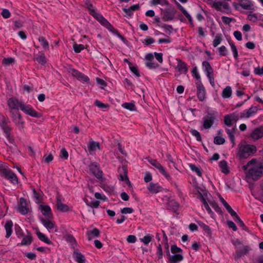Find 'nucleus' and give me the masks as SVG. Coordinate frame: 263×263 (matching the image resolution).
Listing matches in <instances>:
<instances>
[{
    "label": "nucleus",
    "mask_w": 263,
    "mask_h": 263,
    "mask_svg": "<svg viewBox=\"0 0 263 263\" xmlns=\"http://www.w3.org/2000/svg\"><path fill=\"white\" fill-rule=\"evenodd\" d=\"M246 177L257 180L263 176V161L252 159L242 166Z\"/></svg>",
    "instance_id": "1"
},
{
    "label": "nucleus",
    "mask_w": 263,
    "mask_h": 263,
    "mask_svg": "<svg viewBox=\"0 0 263 263\" xmlns=\"http://www.w3.org/2000/svg\"><path fill=\"white\" fill-rule=\"evenodd\" d=\"M256 152V147L253 145L241 144L238 145L237 153L240 159H246Z\"/></svg>",
    "instance_id": "2"
},
{
    "label": "nucleus",
    "mask_w": 263,
    "mask_h": 263,
    "mask_svg": "<svg viewBox=\"0 0 263 263\" xmlns=\"http://www.w3.org/2000/svg\"><path fill=\"white\" fill-rule=\"evenodd\" d=\"M10 114L12 120L15 126L19 129L24 128L25 122L18 110H13Z\"/></svg>",
    "instance_id": "3"
},
{
    "label": "nucleus",
    "mask_w": 263,
    "mask_h": 263,
    "mask_svg": "<svg viewBox=\"0 0 263 263\" xmlns=\"http://www.w3.org/2000/svg\"><path fill=\"white\" fill-rule=\"evenodd\" d=\"M0 174L13 183H17V178L15 174L10 170L2 167L0 168Z\"/></svg>",
    "instance_id": "4"
},
{
    "label": "nucleus",
    "mask_w": 263,
    "mask_h": 263,
    "mask_svg": "<svg viewBox=\"0 0 263 263\" xmlns=\"http://www.w3.org/2000/svg\"><path fill=\"white\" fill-rule=\"evenodd\" d=\"M23 102L20 101L18 100L15 98H10L8 100V105L9 108L10 112L13 110H18V108L21 109L22 104Z\"/></svg>",
    "instance_id": "5"
},
{
    "label": "nucleus",
    "mask_w": 263,
    "mask_h": 263,
    "mask_svg": "<svg viewBox=\"0 0 263 263\" xmlns=\"http://www.w3.org/2000/svg\"><path fill=\"white\" fill-rule=\"evenodd\" d=\"M90 171L98 179L103 181V173L96 163H92L89 165Z\"/></svg>",
    "instance_id": "6"
},
{
    "label": "nucleus",
    "mask_w": 263,
    "mask_h": 263,
    "mask_svg": "<svg viewBox=\"0 0 263 263\" xmlns=\"http://www.w3.org/2000/svg\"><path fill=\"white\" fill-rule=\"evenodd\" d=\"M239 117L238 115L236 113L227 115L224 118V123L227 125L231 126L238 121Z\"/></svg>",
    "instance_id": "7"
},
{
    "label": "nucleus",
    "mask_w": 263,
    "mask_h": 263,
    "mask_svg": "<svg viewBox=\"0 0 263 263\" xmlns=\"http://www.w3.org/2000/svg\"><path fill=\"white\" fill-rule=\"evenodd\" d=\"M197 89V97L200 101H203L205 98V89L201 81L196 82Z\"/></svg>",
    "instance_id": "8"
},
{
    "label": "nucleus",
    "mask_w": 263,
    "mask_h": 263,
    "mask_svg": "<svg viewBox=\"0 0 263 263\" xmlns=\"http://www.w3.org/2000/svg\"><path fill=\"white\" fill-rule=\"evenodd\" d=\"M68 71L72 76L76 77L79 81L85 82L89 81V78L88 77L75 69L69 68Z\"/></svg>",
    "instance_id": "9"
},
{
    "label": "nucleus",
    "mask_w": 263,
    "mask_h": 263,
    "mask_svg": "<svg viewBox=\"0 0 263 263\" xmlns=\"http://www.w3.org/2000/svg\"><path fill=\"white\" fill-rule=\"evenodd\" d=\"M21 110L24 111L26 114H27L33 117H37V112L35 111L32 107L29 105H26L24 102L22 104Z\"/></svg>",
    "instance_id": "10"
},
{
    "label": "nucleus",
    "mask_w": 263,
    "mask_h": 263,
    "mask_svg": "<svg viewBox=\"0 0 263 263\" xmlns=\"http://www.w3.org/2000/svg\"><path fill=\"white\" fill-rule=\"evenodd\" d=\"M212 7L219 11L230 10V5L228 3L220 1L214 2L213 3Z\"/></svg>",
    "instance_id": "11"
},
{
    "label": "nucleus",
    "mask_w": 263,
    "mask_h": 263,
    "mask_svg": "<svg viewBox=\"0 0 263 263\" xmlns=\"http://www.w3.org/2000/svg\"><path fill=\"white\" fill-rule=\"evenodd\" d=\"M146 62V66L149 69L156 68L159 67V65L154 62V56L152 53H148L145 55Z\"/></svg>",
    "instance_id": "12"
},
{
    "label": "nucleus",
    "mask_w": 263,
    "mask_h": 263,
    "mask_svg": "<svg viewBox=\"0 0 263 263\" xmlns=\"http://www.w3.org/2000/svg\"><path fill=\"white\" fill-rule=\"evenodd\" d=\"M251 137L257 140L263 137V125L255 128L251 134Z\"/></svg>",
    "instance_id": "13"
},
{
    "label": "nucleus",
    "mask_w": 263,
    "mask_h": 263,
    "mask_svg": "<svg viewBox=\"0 0 263 263\" xmlns=\"http://www.w3.org/2000/svg\"><path fill=\"white\" fill-rule=\"evenodd\" d=\"M148 190L152 194H157L162 192L163 187L158 183L151 182L147 187Z\"/></svg>",
    "instance_id": "14"
},
{
    "label": "nucleus",
    "mask_w": 263,
    "mask_h": 263,
    "mask_svg": "<svg viewBox=\"0 0 263 263\" xmlns=\"http://www.w3.org/2000/svg\"><path fill=\"white\" fill-rule=\"evenodd\" d=\"M238 5L243 9L248 10H254V4L251 0H237Z\"/></svg>",
    "instance_id": "15"
},
{
    "label": "nucleus",
    "mask_w": 263,
    "mask_h": 263,
    "mask_svg": "<svg viewBox=\"0 0 263 263\" xmlns=\"http://www.w3.org/2000/svg\"><path fill=\"white\" fill-rule=\"evenodd\" d=\"M40 209L43 215L46 218L51 219L52 218L53 215L51 213V210L49 206L46 205H41L40 206Z\"/></svg>",
    "instance_id": "16"
},
{
    "label": "nucleus",
    "mask_w": 263,
    "mask_h": 263,
    "mask_svg": "<svg viewBox=\"0 0 263 263\" xmlns=\"http://www.w3.org/2000/svg\"><path fill=\"white\" fill-rule=\"evenodd\" d=\"M118 172L119 173V179L121 181H127L129 182L127 177V170L125 166H122L119 167Z\"/></svg>",
    "instance_id": "17"
},
{
    "label": "nucleus",
    "mask_w": 263,
    "mask_h": 263,
    "mask_svg": "<svg viewBox=\"0 0 263 263\" xmlns=\"http://www.w3.org/2000/svg\"><path fill=\"white\" fill-rule=\"evenodd\" d=\"M40 220L43 226L48 230L49 232H50V231L56 228L54 223L50 221L48 218H45L43 217H40Z\"/></svg>",
    "instance_id": "18"
},
{
    "label": "nucleus",
    "mask_w": 263,
    "mask_h": 263,
    "mask_svg": "<svg viewBox=\"0 0 263 263\" xmlns=\"http://www.w3.org/2000/svg\"><path fill=\"white\" fill-rule=\"evenodd\" d=\"M10 123L8 119H6L5 117H3L0 122V125L6 135L9 136V133L11 131V128L8 126V124Z\"/></svg>",
    "instance_id": "19"
},
{
    "label": "nucleus",
    "mask_w": 263,
    "mask_h": 263,
    "mask_svg": "<svg viewBox=\"0 0 263 263\" xmlns=\"http://www.w3.org/2000/svg\"><path fill=\"white\" fill-rule=\"evenodd\" d=\"M215 118L211 115H209L204 118L203 126L204 128H210L214 123Z\"/></svg>",
    "instance_id": "20"
},
{
    "label": "nucleus",
    "mask_w": 263,
    "mask_h": 263,
    "mask_svg": "<svg viewBox=\"0 0 263 263\" xmlns=\"http://www.w3.org/2000/svg\"><path fill=\"white\" fill-rule=\"evenodd\" d=\"M27 202L24 198L20 199V205L18 207V211L23 215H25L28 212V208L27 207Z\"/></svg>",
    "instance_id": "21"
},
{
    "label": "nucleus",
    "mask_w": 263,
    "mask_h": 263,
    "mask_svg": "<svg viewBox=\"0 0 263 263\" xmlns=\"http://www.w3.org/2000/svg\"><path fill=\"white\" fill-rule=\"evenodd\" d=\"M176 68L178 70L182 73L186 74L188 71V68L186 64L180 60H178Z\"/></svg>",
    "instance_id": "22"
},
{
    "label": "nucleus",
    "mask_w": 263,
    "mask_h": 263,
    "mask_svg": "<svg viewBox=\"0 0 263 263\" xmlns=\"http://www.w3.org/2000/svg\"><path fill=\"white\" fill-rule=\"evenodd\" d=\"M57 207L59 210L63 212H66L69 211V207L67 205L62 202L60 196L57 198Z\"/></svg>",
    "instance_id": "23"
},
{
    "label": "nucleus",
    "mask_w": 263,
    "mask_h": 263,
    "mask_svg": "<svg viewBox=\"0 0 263 263\" xmlns=\"http://www.w3.org/2000/svg\"><path fill=\"white\" fill-rule=\"evenodd\" d=\"M100 234L99 230L97 228H94L92 230L88 231L86 233L87 239L91 240L94 238L97 237Z\"/></svg>",
    "instance_id": "24"
},
{
    "label": "nucleus",
    "mask_w": 263,
    "mask_h": 263,
    "mask_svg": "<svg viewBox=\"0 0 263 263\" xmlns=\"http://www.w3.org/2000/svg\"><path fill=\"white\" fill-rule=\"evenodd\" d=\"M168 259L171 263H176L178 261H181L183 259V256L179 254L171 255L170 252L168 251Z\"/></svg>",
    "instance_id": "25"
},
{
    "label": "nucleus",
    "mask_w": 263,
    "mask_h": 263,
    "mask_svg": "<svg viewBox=\"0 0 263 263\" xmlns=\"http://www.w3.org/2000/svg\"><path fill=\"white\" fill-rule=\"evenodd\" d=\"M13 222L11 220L7 221L5 224V228L6 231V237L9 238L12 234Z\"/></svg>",
    "instance_id": "26"
},
{
    "label": "nucleus",
    "mask_w": 263,
    "mask_h": 263,
    "mask_svg": "<svg viewBox=\"0 0 263 263\" xmlns=\"http://www.w3.org/2000/svg\"><path fill=\"white\" fill-rule=\"evenodd\" d=\"M87 147L90 153L95 151L97 148L100 149L99 143L94 141H90L87 145Z\"/></svg>",
    "instance_id": "27"
},
{
    "label": "nucleus",
    "mask_w": 263,
    "mask_h": 263,
    "mask_svg": "<svg viewBox=\"0 0 263 263\" xmlns=\"http://www.w3.org/2000/svg\"><path fill=\"white\" fill-rule=\"evenodd\" d=\"M175 11L172 10L171 11L165 10L163 12V18L166 21L172 20L174 17Z\"/></svg>",
    "instance_id": "28"
},
{
    "label": "nucleus",
    "mask_w": 263,
    "mask_h": 263,
    "mask_svg": "<svg viewBox=\"0 0 263 263\" xmlns=\"http://www.w3.org/2000/svg\"><path fill=\"white\" fill-rule=\"evenodd\" d=\"M232 93V88L230 86H227L222 90L221 96L224 99L229 98L231 97Z\"/></svg>",
    "instance_id": "29"
},
{
    "label": "nucleus",
    "mask_w": 263,
    "mask_h": 263,
    "mask_svg": "<svg viewBox=\"0 0 263 263\" xmlns=\"http://www.w3.org/2000/svg\"><path fill=\"white\" fill-rule=\"evenodd\" d=\"M139 8V6L138 4L134 5L128 8H123V10L127 16H130L133 14V12L138 10Z\"/></svg>",
    "instance_id": "30"
},
{
    "label": "nucleus",
    "mask_w": 263,
    "mask_h": 263,
    "mask_svg": "<svg viewBox=\"0 0 263 263\" xmlns=\"http://www.w3.org/2000/svg\"><path fill=\"white\" fill-rule=\"evenodd\" d=\"M73 256L76 261L78 263H85L84 256L79 252H74Z\"/></svg>",
    "instance_id": "31"
},
{
    "label": "nucleus",
    "mask_w": 263,
    "mask_h": 263,
    "mask_svg": "<svg viewBox=\"0 0 263 263\" xmlns=\"http://www.w3.org/2000/svg\"><path fill=\"white\" fill-rule=\"evenodd\" d=\"M257 108L256 107L252 106L246 111V115H242L241 117H245L246 118H249L256 113Z\"/></svg>",
    "instance_id": "32"
},
{
    "label": "nucleus",
    "mask_w": 263,
    "mask_h": 263,
    "mask_svg": "<svg viewBox=\"0 0 263 263\" xmlns=\"http://www.w3.org/2000/svg\"><path fill=\"white\" fill-rule=\"evenodd\" d=\"M197 197L200 198V199L201 200L202 202H203V203L204 204V208L206 210V211L209 213H211L212 212L211 209L209 206L208 203L205 201V200L203 196L202 195V194L200 192H199V191H198V197Z\"/></svg>",
    "instance_id": "33"
},
{
    "label": "nucleus",
    "mask_w": 263,
    "mask_h": 263,
    "mask_svg": "<svg viewBox=\"0 0 263 263\" xmlns=\"http://www.w3.org/2000/svg\"><path fill=\"white\" fill-rule=\"evenodd\" d=\"M202 67L204 71L207 73H210L211 72H213V69L210 65V63L207 61H203L202 62Z\"/></svg>",
    "instance_id": "34"
},
{
    "label": "nucleus",
    "mask_w": 263,
    "mask_h": 263,
    "mask_svg": "<svg viewBox=\"0 0 263 263\" xmlns=\"http://www.w3.org/2000/svg\"><path fill=\"white\" fill-rule=\"evenodd\" d=\"M219 164L221 168V171L222 173L224 174H227L229 172L227 163L226 161H221L220 162H219Z\"/></svg>",
    "instance_id": "35"
},
{
    "label": "nucleus",
    "mask_w": 263,
    "mask_h": 263,
    "mask_svg": "<svg viewBox=\"0 0 263 263\" xmlns=\"http://www.w3.org/2000/svg\"><path fill=\"white\" fill-rule=\"evenodd\" d=\"M178 8L181 11L182 13L185 16L191 23H192V18L191 16L188 13L185 9L179 4L177 3Z\"/></svg>",
    "instance_id": "36"
},
{
    "label": "nucleus",
    "mask_w": 263,
    "mask_h": 263,
    "mask_svg": "<svg viewBox=\"0 0 263 263\" xmlns=\"http://www.w3.org/2000/svg\"><path fill=\"white\" fill-rule=\"evenodd\" d=\"M36 235L38 237V238L41 240L43 241L46 243L50 244L51 241L45 235L43 234L42 233L40 232V231H37L36 232Z\"/></svg>",
    "instance_id": "37"
},
{
    "label": "nucleus",
    "mask_w": 263,
    "mask_h": 263,
    "mask_svg": "<svg viewBox=\"0 0 263 263\" xmlns=\"http://www.w3.org/2000/svg\"><path fill=\"white\" fill-rule=\"evenodd\" d=\"M222 40V34L220 33L217 34L213 40V45L214 47H217L219 44H220Z\"/></svg>",
    "instance_id": "38"
},
{
    "label": "nucleus",
    "mask_w": 263,
    "mask_h": 263,
    "mask_svg": "<svg viewBox=\"0 0 263 263\" xmlns=\"http://www.w3.org/2000/svg\"><path fill=\"white\" fill-rule=\"evenodd\" d=\"M159 172L163 175L165 178L168 180H170L171 179V177L170 176V175L166 172L165 171V168L161 164L160 166L157 169Z\"/></svg>",
    "instance_id": "39"
},
{
    "label": "nucleus",
    "mask_w": 263,
    "mask_h": 263,
    "mask_svg": "<svg viewBox=\"0 0 263 263\" xmlns=\"http://www.w3.org/2000/svg\"><path fill=\"white\" fill-rule=\"evenodd\" d=\"M39 41L41 43V45L45 50H48L49 48V44L45 37L41 36L39 38Z\"/></svg>",
    "instance_id": "40"
},
{
    "label": "nucleus",
    "mask_w": 263,
    "mask_h": 263,
    "mask_svg": "<svg viewBox=\"0 0 263 263\" xmlns=\"http://www.w3.org/2000/svg\"><path fill=\"white\" fill-rule=\"evenodd\" d=\"M34 60L37 61L39 64H41V65H44L46 63V59L44 54L37 55L35 58Z\"/></svg>",
    "instance_id": "41"
},
{
    "label": "nucleus",
    "mask_w": 263,
    "mask_h": 263,
    "mask_svg": "<svg viewBox=\"0 0 263 263\" xmlns=\"http://www.w3.org/2000/svg\"><path fill=\"white\" fill-rule=\"evenodd\" d=\"M167 206L170 209L175 211L178 208V203L176 201L172 200L167 203Z\"/></svg>",
    "instance_id": "42"
},
{
    "label": "nucleus",
    "mask_w": 263,
    "mask_h": 263,
    "mask_svg": "<svg viewBox=\"0 0 263 263\" xmlns=\"http://www.w3.org/2000/svg\"><path fill=\"white\" fill-rule=\"evenodd\" d=\"M32 237L30 235H25L21 242L22 245H29L31 243Z\"/></svg>",
    "instance_id": "43"
},
{
    "label": "nucleus",
    "mask_w": 263,
    "mask_h": 263,
    "mask_svg": "<svg viewBox=\"0 0 263 263\" xmlns=\"http://www.w3.org/2000/svg\"><path fill=\"white\" fill-rule=\"evenodd\" d=\"M227 133L231 140V142L234 144L235 137L234 135V129H226Z\"/></svg>",
    "instance_id": "44"
},
{
    "label": "nucleus",
    "mask_w": 263,
    "mask_h": 263,
    "mask_svg": "<svg viewBox=\"0 0 263 263\" xmlns=\"http://www.w3.org/2000/svg\"><path fill=\"white\" fill-rule=\"evenodd\" d=\"M99 22L106 28L110 30V31H112V26L104 17H102V18L101 20V21H99Z\"/></svg>",
    "instance_id": "45"
},
{
    "label": "nucleus",
    "mask_w": 263,
    "mask_h": 263,
    "mask_svg": "<svg viewBox=\"0 0 263 263\" xmlns=\"http://www.w3.org/2000/svg\"><path fill=\"white\" fill-rule=\"evenodd\" d=\"M99 22L106 28L110 30V31H112V26L104 17H102V18L101 20V21H99Z\"/></svg>",
    "instance_id": "46"
},
{
    "label": "nucleus",
    "mask_w": 263,
    "mask_h": 263,
    "mask_svg": "<svg viewBox=\"0 0 263 263\" xmlns=\"http://www.w3.org/2000/svg\"><path fill=\"white\" fill-rule=\"evenodd\" d=\"M122 106L130 111H134L136 110V106L134 104L132 103H125L122 105Z\"/></svg>",
    "instance_id": "47"
},
{
    "label": "nucleus",
    "mask_w": 263,
    "mask_h": 263,
    "mask_svg": "<svg viewBox=\"0 0 263 263\" xmlns=\"http://www.w3.org/2000/svg\"><path fill=\"white\" fill-rule=\"evenodd\" d=\"M73 48L74 51L76 53H79L82 50L85 49V46L83 44H74L73 45Z\"/></svg>",
    "instance_id": "48"
},
{
    "label": "nucleus",
    "mask_w": 263,
    "mask_h": 263,
    "mask_svg": "<svg viewBox=\"0 0 263 263\" xmlns=\"http://www.w3.org/2000/svg\"><path fill=\"white\" fill-rule=\"evenodd\" d=\"M147 159L148 162L157 169H158V168L161 165V164L159 162H158L157 160L156 159H152L149 158H147Z\"/></svg>",
    "instance_id": "49"
},
{
    "label": "nucleus",
    "mask_w": 263,
    "mask_h": 263,
    "mask_svg": "<svg viewBox=\"0 0 263 263\" xmlns=\"http://www.w3.org/2000/svg\"><path fill=\"white\" fill-rule=\"evenodd\" d=\"M14 61V59L12 58H4L3 60L2 64L6 66H9Z\"/></svg>",
    "instance_id": "50"
},
{
    "label": "nucleus",
    "mask_w": 263,
    "mask_h": 263,
    "mask_svg": "<svg viewBox=\"0 0 263 263\" xmlns=\"http://www.w3.org/2000/svg\"><path fill=\"white\" fill-rule=\"evenodd\" d=\"M219 55L221 56H225L228 53V50L224 46H221L218 48Z\"/></svg>",
    "instance_id": "51"
},
{
    "label": "nucleus",
    "mask_w": 263,
    "mask_h": 263,
    "mask_svg": "<svg viewBox=\"0 0 263 263\" xmlns=\"http://www.w3.org/2000/svg\"><path fill=\"white\" fill-rule=\"evenodd\" d=\"M225 140L221 137L217 136L214 138V142L216 144L220 145L224 143Z\"/></svg>",
    "instance_id": "52"
},
{
    "label": "nucleus",
    "mask_w": 263,
    "mask_h": 263,
    "mask_svg": "<svg viewBox=\"0 0 263 263\" xmlns=\"http://www.w3.org/2000/svg\"><path fill=\"white\" fill-rule=\"evenodd\" d=\"M192 73L193 74V76L197 80L196 81H200V76L197 71V68L195 67L193 68Z\"/></svg>",
    "instance_id": "53"
},
{
    "label": "nucleus",
    "mask_w": 263,
    "mask_h": 263,
    "mask_svg": "<svg viewBox=\"0 0 263 263\" xmlns=\"http://www.w3.org/2000/svg\"><path fill=\"white\" fill-rule=\"evenodd\" d=\"M191 133L193 136L196 137V140L198 141H200L201 140V137L200 136V133L195 129L191 130Z\"/></svg>",
    "instance_id": "54"
},
{
    "label": "nucleus",
    "mask_w": 263,
    "mask_h": 263,
    "mask_svg": "<svg viewBox=\"0 0 263 263\" xmlns=\"http://www.w3.org/2000/svg\"><path fill=\"white\" fill-rule=\"evenodd\" d=\"M90 14L96 18L99 22L103 17L100 14L97 13L95 10H91Z\"/></svg>",
    "instance_id": "55"
},
{
    "label": "nucleus",
    "mask_w": 263,
    "mask_h": 263,
    "mask_svg": "<svg viewBox=\"0 0 263 263\" xmlns=\"http://www.w3.org/2000/svg\"><path fill=\"white\" fill-rule=\"evenodd\" d=\"M190 166L191 169L193 171L195 172L199 176H201L202 173H201L200 170L198 167H197L195 165L191 164L190 165Z\"/></svg>",
    "instance_id": "56"
},
{
    "label": "nucleus",
    "mask_w": 263,
    "mask_h": 263,
    "mask_svg": "<svg viewBox=\"0 0 263 263\" xmlns=\"http://www.w3.org/2000/svg\"><path fill=\"white\" fill-rule=\"evenodd\" d=\"M95 104L100 108H106L108 107V105L107 104H104L102 103L99 100H96L95 102Z\"/></svg>",
    "instance_id": "57"
},
{
    "label": "nucleus",
    "mask_w": 263,
    "mask_h": 263,
    "mask_svg": "<svg viewBox=\"0 0 263 263\" xmlns=\"http://www.w3.org/2000/svg\"><path fill=\"white\" fill-rule=\"evenodd\" d=\"M100 204V202L99 201H91L90 202H87L86 204L88 206H89L90 207L93 208H97Z\"/></svg>",
    "instance_id": "58"
},
{
    "label": "nucleus",
    "mask_w": 263,
    "mask_h": 263,
    "mask_svg": "<svg viewBox=\"0 0 263 263\" xmlns=\"http://www.w3.org/2000/svg\"><path fill=\"white\" fill-rule=\"evenodd\" d=\"M206 76L208 78L210 83L212 86H215L214 78L213 76V72L210 73H207Z\"/></svg>",
    "instance_id": "59"
},
{
    "label": "nucleus",
    "mask_w": 263,
    "mask_h": 263,
    "mask_svg": "<svg viewBox=\"0 0 263 263\" xmlns=\"http://www.w3.org/2000/svg\"><path fill=\"white\" fill-rule=\"evenodd\" d=\"M230 46L231 47L232 51L233 53L234 57L235 59H237L238 58V52H237V49L236 48V47L233 43L230 44Z\"/></svg>",
    "instance_id": "60"
},
{
    "label": "nucleus",
    "mask_w": 263,
    "mask_h": 263,
    "mask_svg": "<svg viewBox=\"0 0 263 263\" xmlns=\"http://www.w3.org/2000/svg\"><path fill=\"white\" fill-rule=\"evenodd\" d=\"M152 236L148 235L145 236L143 238L141 239V240L145 245H147L152 240Z\"/></svg>",
    "instance_id": "61"
},
{
    "label": "nucleus",
    "mask_w": 263,
    "mask_h": 263,
    "mask_svg": "<svg viewBox=\"0 0 263 263\" xmlns=\"http://www.w3.org/2000/svg\"><path fill=\"white\" fill-rule=\"evenodd\" d=\"M156 254L159 259H161L162 258L163 252H162V249L161 246L160 244H159L158 246L157 247V251Z\"/></svg>",
    "instance_id": "62"
},
{
    "label": "nucleus",
    "mask_w": 263,
    "mask_h": 263,
    "mask_svg": "<svg viewBox=\"0 0 263 263\" xmlns=\"http://www.w3.org/2000/svg\"><path fill=\"white\" fill-rule=\"evenodd\" d=\"M60 157L64 159H67L68 157V154L65 148H62L60 153Z\"/></svg>",
    "instance_id": "63"
},
{
    "label": "nucleus",
    "mask_w": 263,
    "mask_h": 263,
    "mask_svg": "<svg viewBox=\"0 0 263 263\" xmlns=\"http://www.w3.org/2000/svg\"><path fill=\"white\" fill-rule=\"evenodd\" d=\"M254 73L258 75H263V66L260 68L259 66L254 68Z\"/></svg>",
    "instance_id": "64"
}]
</instances>
